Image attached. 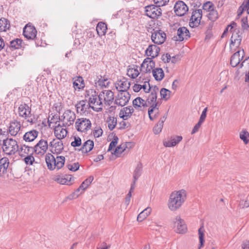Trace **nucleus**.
<instances>
[{"mask_svg": "<svg viewBox=\"0 0 249 249\" xmlns=\"http://www.w3.org/2000/svg\"><path fill=\"white\" fill-rule=\"evenodd\" d=\"M114 98V93L110 90H107L106 92V97L104 98L105 102H107L108 105H110L112 103Z\"/></svg>", "mask_w": 249, "mask_h": 249, "instance_id": "nucleus-37", "label": "nucleus"}, {"mask_svg": "<svg viewBox=\"0 0 249 249\" xmlns=\"http://www.w3.org/2000/svg\"><path fill=\"white\" fill-rule=\"evenodd\" d=\"M118 137L115 134L113 136V140L109 143V147L107 149V152L111 151L113 148L116 146V145L118 142Z\"/></svg>", "mask_w": 249, "mask_h": 249, "instance_id": "nucleus-48", "label": "nucleus"}, {"mask_svg": "<svg viewBox=\"0 0 249 249\" xmlns=\"http://www.w3.org/2000/svg\"><path fill=\"white\" fill-rule=\"evenodd\" d=\"M240 138L245 144L248 143L249 141V133L247 131L243 130L240 134Z\"/></svg>", "mask_w": 249, "mask_h": 249, "instance_id": "nucleus-46", "label": "nucleus"}, {"mask_svg": "<svg viewBox=\"0 0 249 249\" xmlns=\"http://www.w3.org/2000/svg\"><path fill=\"white\" fill-rule=\"evenodd\" d=\"M75 127L77 131L81 132H85L89 130L91 127L90 121L87 118H81L76 120Z\"/></svg>", "mask_w": 249, "mask_h": 249, "instance_id": "nucleus-4", "label": "nucleus"}, {"mask_svg": "<svg viewBox=\"0 0 249 249\" xmlns=\"http://www.w3.org/2000/svg\"><path fill=\"white\" fill-rule=\"evenodd\" d=\"M48 148V144L46 140L41 139L34 146L33 153L37 155H43Z\"/></svg>", "mask_w": 249, "mask_h": 249, "instance_id": "nucleus-7", "label": "nucleus"}, {"mask_svg": "<svg viewBox=\"0 0 249 249\" xmlns=\"http://www.w3.org/2000/svg\"><path fill=\"white\" fill-rule=\"evenodd\" d=\"M99 76H99H97V79H98L97 83L98 85L102 87H107V86H108L109 82H107V83H106V82L107 81V79L104 78L102 79V76L100 75Z\"/></svg>", "mask_w": 249, "mask_h": 249, "instance_id": "nucleus-49", "label": "nucleus"}, {"mask_svg": "<svg viewBox=\"0 0 249 249\" xmlns=\"http://www.w3.org/2000/svg\"><path fill=\"white\" fill-rule=\"evenodd\" d=\"M24 36L28 40H35L37 38V32H22Z\"/></svg>", "mask_w": 249, "mask_h": 249, "instance_id": "nucleus-45", "label": "nucleus"}, {"mask_svg": "<svg viewBox=\"0 0 249 249\" xmlns=\"http://www.w3.org/2000/svg\"><path fill=\"white\" fill-rule=\"evenodd\" d=\"M158 5H150L145 7L146 15L151 18H157L160 16L162 14V10Z\"/></svg>", "mask_w": 249, "mask_h": 249, "instance_id": "nucleus-6", "label": "nucleus"}, {"mask_svg": "<svg viewBox=\"0 0 249 249\" xmlns=\"http://www.w3.org/2000/svg\"><path fill=\"white\" fill-rule=\"evenodd\" d=\"M92 92L94 93V94H92L91 96L89 99V103L90 105H91V104L95 105L97 101V95L96 94L95 90H91V93Z\"/></svg>", "mask_w": 249, "mask_h": 249, "instance_id": "nucleus-56", "label": "nucleus"}, {"mask_svg": "<svg viewBox=\"0 0 249 249\" xmlns=\"http://www.w3.org/2000/svg\"><path fill=\"white\" fill-rule=\"evenodd\" d=\"M202 16V11L201 9H197L193 10L192 12V16L191 17L190 21H196L198 19V21H200Z\"/></svg>", "mask_w": 249, "mask_h": 249, "instance_id": "nucleus-34", "label": "nucleus"}, {"mask_svg": "<svg viewBox=\"0 0 249 249\" xmlns=\"http://www.w3.org/2000/svg\"><path fill=\"white\" fill-rule=\"evenodd\" d=\"M157 95L150 93L147 97L146 100L148 104L151 105L152 103L157 101Z\"/></svg>", "mask_w": 249, "mask_h": 249, "instance_id": "nucleus-57", "label": "nucleus"}, {"mask_svg": "<svg viewBox=\"0 0 249 249\" xmlns=\"http://www.w3.org/2000/svg\"><path fill=\"white\" fill-rule=\"evenodd\" d=\"M107 30V24L103 21H100L98 23L96 27V31H106Z\"/></svg>", "mask_w": 249, "mask_h": 249, "instance_id": "nucleus-50", "label": "nucleus"}, {"mask_svg": "<svg viewBox=\"0 0 249 249\" xmlns=\"http://www.w3.org/2000/svg\"><path fill=\"white\" fill-rule=\"evenodd\" d=\"M45 161L48 168L50 170H53L56 167L57 170L61 168L65 164V158L62 156H57L56 158L50 153L45 156Z\"/></svg>", "mask_w": 249, "mask_h": 249, "instance_id": "nucleus-2", "label": "nucleus"}, {"mask_svg": "<svg viewBox=\"0 0 249 249\" xmlns=\"http://www.w3.org/2000/svg\"><path fill=\"white\" fill-rule=\"evenodd\" d=\"M242 27L243 30H248L249 29V25L248 23L247 17H244L241 20Z\"/></svg>", "mask_w": 249, "mask_h": 249, "instance_id": "nucleus-61", "label": "nucleus"}, {"mask_svg": "<svg viewBox=\"0 0 249 249\" xmlns=\"http://www.w3.org/2000/svg\"><path fill=\"white\" fill-rule=\"evenodd\" d=\"M174 9L176 15L181 17L188 11L189 8L184 2L182 0H178L176 2Z\"/></svg>", "mask_w": 249, "mask_h": 249, "instance_id": "nucleus-8", "label": "nucleus"}, {"mask_svg": "<svg viewBox=\"0 0 249 249\" xmlns=\"http://www.w3.org/2000/svg\"><path fill=\"white\" fill-rule=\"evenodd\" d=\"M24 43L21 39L18 38H14L10 41L9 44L6 43L7 48L6 51L8 52V49L12 51L15 50L24 48Z\"/></svg>", "mask_w": 249, "mask_h": 249, "instance_id": "nucleus-12", "label": "nucleus"}, {"mask_svg": "<svg viewBox=\"0 0 249 249\" xmlns=\"http://www.w3.org/2000/svg\"><path fill=\"white\" fill-rule=\"evenodd\" d=\"M72 80H73V87L74 90L78 89V90H80L84 88L85 86L84 80L82 76H79L75 78H73Z\"/></svg>", "mask_w": 249, "mask_h": 249, "instance_id": "nucleus-21", "label": "nucleus"}, {"mask_svg": "<svg viewBox=\"0 0 249 249\" xmlns=\"http://www.w3.org/2000/svg\"><path fill=\"white\" fill-rule=\"evenodd\" d=\"M62 125L59 124L55 126L54 128V133L56 138L58 140H61L65 138L67 135L68 131L66 129L62 128Z\"/></svg>", "mask_w": 249, "mask_h": 249, "instance_id": "nucleus-18", "label": "nucleus"}, {"mask_svg": "<svg viewBox=\"0 0 249 249\" xmlns=\"http://www.w3.org/2000/svg\"><path fill=\"white\" fill-rule=\"evenodd\" d=\"M167 91L169 89L165 88H162L160 90V95L162 99L167 101L169 99V96L167 97Z\"/></svg>", "mask_w": 249, "mask_h": 249, "instance_id": "nucleus-55", "label": "nucleus"}, {"mask_svg": "<svg viewBox=\"0 0 249 249\" xmlns=\"http://www.w3.org/2000/svg\"><path fill=\"white\" fill-rule=\"evenodd\" d=\"M87 100H83V103L82 106V108H81V110L80 111V113L81 114L84 113L87 109L91 108L93 110L96 111H99L102 110L103 108L102 107H99L97 109H95V107L93 106H91L90 105L89 103L86 104Z\"/></svg>", "mask_w": 249, "mask_h": 249, "instance_id": "nucleus-33", "label": "nucleus"}, {"mask_svg": "<svg viewBox=\"0 0 249 249\" xmlns=\"http://www.w3.org/2000/svg\"><path fill=\"white\" fill-rule=\"evenodd\" d=\"M242 52V56H240V50H238L235 52L231 56L230 60V64L232 67H235L237 66L240 62L243 59L245 53L243 49L241 50Z\"/></svg>", "mask_w": 249, "mask_h": 249, "instance_id": "nucleus-11", "label": "nucleus"}, {"mask_svg": "<svg viewBox=\"0 0 249 249\" xmlns=\"http://www.w3.org/2000/svg\"><path fill=\"white\" fill-rule=\"evenodd\" d=\"M34 153L31 152L29 155H26L24 157L23 161L27 165H33L38 164V162L35 160V158L33 157Z\"/></svg>", "mask_w": 249, "mask_h": 249, "instance_id": "nucleus-32", "label": "nucleus"}, {"mask_svg": "<svg viewBox=\"0 0 249 249\" xmlns=\"http://www.w3.org/2000/svg\"><path fill=\"white\" fill-rule=\"evenodd\" d=\"M243 32H232L230 43V49L231 50L232 47L234 46L236 48L239 47L243 37Z\"/></svg>", "mask_w": 249, "mask_h": 249, "instance_id": "nucleus-14", "label": "nucleus"}, {"mask_svg": "<svg viewBox=\"0 0 249 249\" xmlns=\"http://www.w3.org/2000/svg\"><path fill=\"white\" fill-rule=\"evenodd\" d=\"M74 141L71 142V145L74 147H78L81 145L82 141L79 137H74Z\"/></svg>", "mask_w": 249, "mask_h": 249, "instance_id": "nucleus-58", "label": "nucleus"}, {"mask_svg": "<svg viewBox=\"0 0 249 249\" xmlns=\"http://www.w3.org/2000/svg\"><path fill=\"white\" fill-rule=\"evenodd\" d=\"M108 123V128L110 130H112L116 126L117 119L116 118L108 117L107 121Z\"/></svg>", "mask_w": 249, "mask_h": 249, "instance_id": "nucleus-39", "label": "nucleus"}, {"mask_svg": "<svg viewBox=\"0 0 249 249\" xmlns=\"http://www.w3.org/2000/svg\"><path fill=\"white\" fill-rule=\"evenodd\" d=\"M123 110L124 111H128V112L125 113L126 115L122 116L123 117L124 120H127L128 117L130 118L134 112V109L131 106L124 107L123 108Z\"/></svg>", "mask_w": 249, "mask_h": 249, "instance_id": "nucleus-40", "label": "nucleus"}, {"mask_svg": "<svg viewBox=\"0 0 249 249\" xmlns=\"http://www.w3.org/2000/svg\"><path fill=\"white\" fill-rule=\"evenodd\" d=\"M3 151L8 155L15 154L18 150V142L12 138L3 140Z\"/></svg>", "mask_w": 249, "mask_h": 249, "instance_id": "nucleus-3", "label": "nucleus"}, {"mask_svg": "<svg viewBox=\"0 0 249 249\" xmlns=\"http://www.w3.org/2000/svg\"><path fill=\"white\" fill-rule=\"evenodd\" d=\"M94 178L93 176H90L88 178L86 179L80 185V188H82V191H84L90 184L93 180Z\"/></svg>", "mask_w": 249, "mask_h": 249, "instance_id": "nucleus-38", "label": "nucleus"}, {"mask_svg": "<svg viewBox=\"0 0 249 249\" xmlns=\"http://www.w3.org/2000/svg\"><path fill=\"white\" fill-rule=\"evenodd\" d=\"M144 84L143 85H141V89H143L145 93H149L151 90L152 87L149 84V81L144 82Z\"/></svg>", "mask_w": 249, "mask_h": 249, "instance_id": "nucleus-54", "label": "nucleus"}, {"mask_svg": "<svg viewBox=\"0 0 249 249\" xmlns=\"http://www.w3.org/2000/svg\"><path fill=\"white\" fill-rule=\"evenodd\" d=\"M54 148L56 153L57 154H60L64 149V146L62 142L60 141L55 142Z\"/></svg>", "mask_w": 249, "mask_h": 249, "instance_id": "nucleus-44", "label": "nucleus"}, {"mask_svg": "<svg viewBox=\"0 0 249 249\" xmlns=\"http://www.w3.org/2000/svg\"><path fill=\"white\" fill-rule=\"evenodd\" d=\"M182 140V137L181 136H176L172 138L170 141L163 142V145L165 147H173L178 144Z\"/></svg>", "mask_w": 249, "mask_h": 249, "instance_id": "nucleus-26", "label": "nucleus"}, {"mask_svg": "<svg viewBox=\"0 0 249 249\" xmlns=\"http://www.w3.org/2000/svg\"><path fill=\"white\" fill-rule=\"evenodd\" d=\"M186 197V192L184 190H181L176 193H172L168 203L169 209L175 211L179 209L185 201Z\"/></svg>", "mask_w": 249, "mask_h": 249, "instance_id": "nucleus-1", "label": "nucleus"}, {"mask_svg": "<svg viewBox=\"0 0 249 249\" xmlns=\"http://www.w3.org/2000/svg\"><path fill=\"white\" fill-rule=\"evenodd\" d=\"M170 30L172 31H189L187 28L181 26L178 22L170 24Z\"/></svg>", "mask_w": 249, "mask_h": 249, "instance_id": "nucleus-35", "label": "nucleus"}, {"mask_svg": "<svg viewBox=\"0 0 249 249\" xmlns=\"http://www.w3.org/2000/svg\"><path fill=\"white\" fill-rule=\"evenodd\" d=\"M120 84L119 85L120 89H118V87L116 86V89L119 91V90H125L127 91L128 89L130 88L131 84L130 82L128 81L127 79L125 78H124L123 80L119 81Z\"/></svg>", "mask_w": 249, "mask_h": 249, "instance_id": "nucleus-28", "label": "nucleus"}, {"mask_svg": "<svg viewBox=\"0 0 249 249\" xmlns=\"http://www.w3.org/2000/svg\"><path fill=\"white\" fill-rule=\"evenodd\" d=\"M9 159L7 157H3L0 159V176L7 172L9 166Z\"/></svg>", "mask_w": 249, "mask_h": 249, "instance_id": "nucleus-22", "label": "nucleus"}, {"mask_svg": "<svg viewBox=\"0 0 249 249\" xmlns=\"http://www.w3.org/2000/svg\"><path fill=\"white\" fill-rule=\"evenodd\" d=\"M96 129L94 130L93 134L95 138H99L102 135L103 131L100 126L96 127Z\"/></svg>", "mask_w": 249, "mask_h": 249, "instance_id": "nucleus-62", "label": "nucleus"}, {"mask_svg": "<svg viewBox=\"0 0 249 249\" xmlns=\"http://www.w3.org/2000/svg\"><path fill=\"white\" fill-rule=\"evenodd\" d=\"M22 31H36V30L35 26L29 22L24 27Z\"/></svg>", "mask_w": 249, "mask_h": 249, "instance_id": "nucleus-59", "label": "nucleus"}, {"mask_svg": "<svg viewBox=\"0 0 249 249\" xmlns=\"http://www.w3.org/2000/svg\"><path fill=\"white\" fill-rule=\"evenodd\" d=\"M142 163L139 162L138 163L135 169L134 170L133 176V179L131 183L136 184L137 180L142 175Z\"/></svg>", "mask_w": 249, "mask_h": 249, "instance_id": "nucleus-24", "label": "nucleus"}, {"mask_svg": "<svg viewBox=\"0 0 249 249\" xmlns=\"http://www.w3.org/2000/svg\"><path fill=\"white\" fill-rule=\"evenodd\" d=\"M154 58H150V57H147L146 58L144 59L143 62L141 64V69L144 68V65L148 63L149 64L150 68L148 69H145V70L144 71L145 73H150L151 70L154 69L155 66V62L153 60Z\"/></svg>", "mask_w": 249, "mask_h": 249, "instance_id": "nucleus-23", "label": "nucleus"}, {"mask_svg": "<svg viewBox=\"0 0 249 249\" xmlns=\"http://www.w3.org/2000/svg\"><path fill=\"white\" fill-rule=\"evenodd\" d=\"M152 41L156 44H161L164 42L166 38L165 32H151Z\"/></svg>", "mask_w": 249, "mask_h": 249, "instance_id": "nucleus-15", "label": "nucleus"}, {"mask_svg": "<svg viewBox=\"0 0 249 249\" xmlns=\"http://www.w3.org/2000/svg\"><path fill=\"white\" fill-rule=\"evenodd\" d=\"M153 76L157 81H160L164 77V73L162 68H157L153 70Z\"/></svg>", "mask_w": 249, "mask_h": 249, "instance_id": "nucleus-25", "label": "nucleus"}, {"mask_svg": "<svg viewBox=\"0 0 249 249\" xmlns=\"http://www.w3.org/2000/svg\"><path fill=\"white\" fill-rule=\"evenodd\" d=\"M63 118L62 121L65 123H63L62 126H70L72 124L76 118V116L74 112L71 111L70 109L66 110L61 117Z\"/></svg>", "mask_w": 249, "mask_h": 249, "instance_id": "nucleus-9", "label": "nucleus"}, {"mask_svg": "<svg viewBox=\"0 0 249 249\" xmlns=\"http://www.w3.org/2000/svg\"><path fill=\"white\" fill-rule=\"evenodd\" d=\"M72 179L73 180V178L71 175H65L57 176L54 180L61 184L70 185L72 184L71 182Z\"/></svg>", "mask_w": 249, "mask_h": 249, "instance_id": "nucleus-17", "label": "nucleus"}, {"mask_svg": "<svg viewBox=\"0 0 249 249\" xmlns=\"http://www.w3.org/2000/svg\"><path fill=\"white\" fill-rule=\"evenodd\" d=\"M213 4L210 1H208V2L204 3L202 6L203 9H204L205 10H208L209 11L211 10L212 9H213Z\"/></svg>", "mask_w": 249, "mask_h": 249, "instance_id": "nucleus-63", "label": "nucleus"}, {"mask_svg": "<svg viewBox=\"0 0 249 249\" xmlns=\"http://www.w3.org/2000/svg\"><path fill=\"white\" fill-rule=\"evenodd\" d=\"M18 112L19 116L25 119L31 117L32 116L31 108L25 103L20 105L18 108Z\"/></svg>", "mask_w": 249, "mask_h": 249, "instance_id": "nucleus-13", "label": "nucleus"}, {"mask_svg": "<svg viewBox=\"0 0 249 249\" xmlns=\"http://www.w3.org/2000/svg\"><path fill=\"white\" fill-rule=\"evenodd\" d=\"M143 101V99L140 97L136 98L132 101V105L137 110H140L141 108V102Z\"/></svg>", "mask_w": 249, "mask_h": 249, "instance_id": "nucleus-42", "label": "nucleus"}, {"mask_svg": "<svg viewBox=\"0 0 249 249\" xmlns=\"http://www.w3.org/2000/svg\"><path fill=\"white\" fill-rule=\"evenodd\" d=\"M160 52V48L156 45H149L145 51V55L147 56H151L150 58L157 57Z\"/></svg>", "mask_w": 249, "mask_h": 249, "instance_id": "nucleus-16", "label": "nucleus"}, {"mask_svg": "<svg viewBox=\"0 0 249 249\" xmlns=\"http://www.w3.org/2000/svg\"><path fill=\"white\" fill-rule=\"evenodd\" d=\"M94 147V142L92 140H88L86 141L83 144L82 147L79 149V151H82L84 152V149H85V153H87L91 151Z\"/></svg>", "mask_w": 249, "mask_h": 249, "instance_id": "nucleus-27", "label": "nucleus"}, {"mask_svg": "<svg viewBox=\"0 0 249 249\" xmlns=\"http://www.w3.org/2000/svg\"><path fill=\"white\" fill-rule=\"evenodd\" d=\"M150 107L148 110V114L149 116V119L151 121H153V118H152V114L153 113L155 110H159V106L158 103L157 102V101L155 102L152 103L151 105H150Z\"/></svg>", "mask_w": 249, "mask_h": 249, "instance_id": "nucleus-36", "label": "nucleus"}, {"mask_svg": "<svg viewBox=\"0 0 249 249\" xmlns=\"http://www.w3.org/2000/svg\"><path fill=\"white\" fill-rule=\"evenodd\" d=\"M178 35L175 36L172 39L177 41H182L184 39V34L190 33V32H177Z\"/></svg>", "mask_w": 249, "mask_h": 249, "instance_id": "nucleus-51", "label": "nucleus"}, {"mask_svg": "<svg viewBox=\"0 0 249 249\" xmlns=\"http://www.w3.org/2000/svg\"><path fill=\"white\" fill-rule=\"evenodd\" d=\"M131 142H126L124 144L122 143L115 149V150L114 151V152L112 153L113 154H114L115 156L117 157H119V155L122 153L125 150L126 148H127V144H131Z\"/></svg>", "mask_w": 249, "mask_h": 249, "instance_id": "nucleus-31", "label": "nucleus"}, {"mask_svg": "<svg viewBox=\"0 0 249 249\" xmlns=\"http://www.w3.org/2000/svg\"><path fill=\"white\" fill-rule=\"evenodd\" d=\"M171 59V56L169 53H166L165 54H163L161 57V59L162 61L164 62V63H169Z\"/></svg>", "mask_w": 249, "mask_h": 249, "instance_id": "nucleus-64", "label": "nucleus"}, {"mask_svg": "<svg viewBox=\"0 0 249 249\" xmlns=\"http://www.w3.org/2000/svg\"><path fill=\"white\" fill-rule=\"evenodd\" d=\"M84 191H82V188H80V186L69 196V198H76L80 194Z\"/></svg>", "mask_w": 249, "mask_h": 249, "instance_id": "nucleus-53", "label": "nucleus"}, {"mask_svg": "<svg viewBox=\"0 0 249 249\" xmlns=\"http://www.w3.org/2000/svg\"><path fill=\"white\" fill-rule=\"evenodd\" d=\"M138 66L137 65H133V68H129L127 70V75L130 77L132 79H135L140 74L138 70Z\"/></svg>", "mask_w": 249, "mask_h": 249, "instance_id": "nucleus-30", "label": "nucleus"}, {"mask_svg": "<svg viewBox=\"0 0 249 249\" xmlns=\"http://www.w3.org/2000/svg\"><path fill=\"white\" fill-rule=\"evenodd\" d=\"M38 131L35 129L31 130L25 133L23 139L26 142L34 141L38 136Z\"/></svg>", "mask_w": 249, "mask_h": 249, "instance_id": "nucleus-20", "label": "nucleus"}, {"mask_svg": "<svg viewBox=\"0 0 249 249\" xmlns=\"http://www.w3.org/2000/svg\"><path fill=\"white\" fill-rule=\"evenodd\" d=\"M151 209L150 207H147L141 212L137 216V221L142 222L151 213Z\"/></svg>", "mask_w": 249, "mask_h": 249, "instance_id": "nucleus-29", "label": "nucleus"}, {"mask_svg": "<svg viewBox=\"0 0 249 249\" xmlns=\"http://www.w3.org/2000/svg\"><path fill=\"white\" fill-rule=\"evenodd\" d=\"M119 93L116 97L114 104L121 107H124L129 102L131 95L125 90H119Z\"/></svg>", "mask_w": 249, "mask_h": 249, "instance_id": "nucleus-5", "label": "nucleus"}, {"mask_svg": "<svg viewBox=\"0 0 249 249\" xmlns=\"http://www.w3.org/2000/svg\"><path fill=\"white\" fill-rule=\"evenodd\" d=\"M20 122L14 120L10 123V125L9 127V133L11 135L15 136L20 130Z\"/></svg>", "mask_w": 249, "mask_h": 249, "instance_id": "nucleus-19", "label": "nucleus"}, {"mask_svg": "<svg viewBox=\"0 0 249 249\" xmlns=\"http://www.w3.org/2000/svg\"><path fill=\"white\" fill-rule=\"evenodd\" d=\"M209 12L208 18L211 21H214L216 19H217L218 15L216 10L212 9Z\"/></svg>", "mask_w": 249, "mask_h": 249, "instance_id": "nucleus-43", "label": "nucleus"}, {"mask_svg": "<svg viewBox=\"0 0 249 249\" xmlns=\"http://www.w3.org/2000/svg\"><path fill=\"white\" fill-rule=\"evenodd\" d=\"M199 234V245L198 247V249H200L204 246V234L203 231L201 230V228L198 230Z\"/></svg>", "mask_w": 249, "mask_h": 249, "instance_id": "nucleus-47", "label": "nucleus"}, {"mask_svg": "<svg viewBox=\"0 0 249 249\" xmlns=\"http://www.w3.org/2000/svg\"><path fill=\"white\" fill-rule=\"evenodd\" d=\"M174 223L175 227H177V229L175 230L177 233L184 234L187 231V226L184 220L181 219L179 216H176Z\"/></svg>", "mask_w": 249, "mask_h": 249, "instance_id": "nucleus-10", "label": "nucleus"}, {"mask_svg": "<svg viewBox=\"0 0 249 249\" xmlns=\"http://www.w3.org/2000/svg\"><path fill=\"white\" fill-rule=\"evenodd\" d=\"M67 167L69 170H70L72 172H75L79 170L80 164L79 162H75L73 163L72 164H68L66 165Z\"/></svg>", "mask_w": 249, "mask_h": 249, "instance_id": "nucleus-52", "label": "nucleus"}, {"mask_svg": "<svg viewBox=\"0 0 249 249\" xmlns=\"http://www.w3.org/2000/svg\"><path fill=\"white\" fill-rule=\"evenodd\" d=\"M8 20L5 18L0 19V31H6L9 29L10 24L7 23Z\"/></svg>", "mask_w": 249, "mask_h": 249, "instance_id": "nucleus-41", "label": "nucleus"}, {"mask_svg": "<svg viewBox=\"0 0 249 249\" xmlns=\"http://www.w3.org/2000/svg\"><path fill=\"white\" fill-rule=\"evenodd\" d=\"M163 128V125L158 123L153 127V131L155 134H159Z\"/></svg>", "mask_w": 249, "mask_h": 249, "instance_id": "nucleus-60", "label": "nucleus"}]
</instances>
